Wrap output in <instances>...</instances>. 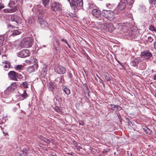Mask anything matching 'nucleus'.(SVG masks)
<instances>
[{
  "mask_svg": "<svg viewBox=\"0 0 156 156\" xmlns=\"http://www.w3.org/2000/svg\"><path fill=\"white\" fill-rule=\"evenodd\" d=\"M153 77L154 80H156V74L154 75Z\"/></svg>",
  "mask_w": 156,
  "mask_h": 156,
  "instance_id": "obj_61",
  "label": "nucleus"
},
{
  "mask_svg": "<svg viewBox=\"0 0 156 156\" xmlns=\"http://www.w3.org/2000/svg\"><path fill=\"white\" fill-rule=\"evenodd\" d=\"M17 10V8L16 6L10 9H5L3 10V11L5 13H9L11 12H16Z\"/></svg>",
  "mask_w": 156,
  "mask_h": 156,
  "instance_id": "obj_18",
  "label": "nucleus"
},
{
  "mask_svg": "<svg viewBox=\"0 0 156 156\" xmlns=\"http://www.w3.org/2000/svg\"><path fill=\"white\" fill-rule=\"evenodd\" d=\"M99 82L104 85V83L102 80L101 78H99Z\"/></svg>",
  "mask_w": 156,
  "mask_h": 156,
  "instance_id": "obj_57",
  "label": "nucleus"
},
{
  "mask_svg": "<svg viewBox=\"0 0 156 156\" xmlns=\"http://www.w3.org/2000/svg\"><path fill=\"white\" fill-rule=\"evenodd\" d=\"M62 6L61 4L58 2H53L51 6V10L54 12L56 11H61L62 9Z\"/></svg>",
  "mask_w": 156,
  "mask_h": 156,
  "instance_id": "obj_7",
  "label": "nucleus"
},
{
  "mask_svg": "<svg viewBox=\"0 0 156 156\" xmlns=\"http://www.w3.org/2000/svg\"><path fill=\"white\" fill-rule=\"evenodd\" d=\"M61 41H62L63 42H65L67 44V45H68V47L69 48H71V47H70V45L67 42V41L65 39H62L61 40Z\"/></svg>",
  "mask_w": 156,
  "mask_h": 156,
  "instance_id": "obj_42",
  "label": "nucleus"
},
{
  "mask_svg": "<svg viewBox=\"0 0 156 156\" xmlns=\"http://www.w3.org/2000/svg\"><path fill=\"white\" fill-rule=\"evenodd\" d=\"M2 63L5 64H7L8 65H10V62L6 60L3 61L2 62Z\"/></svg>",
  "mask_w": 156,
  "mask_h": 156,
  "instance_id": "obj_52",
  "label": "nucleus"
},
{
  "mask_svg": "<svg viewBox=\"0 0 156 156\" xmlns=\"http://www.w3.org/2000/svg\"><path fill=\"white\" fill-rule=\"evenodd\" d=\"M47 71V68L46 67H43L41 72V75L43 77H45L46 76Z\"/></svg>",
  "mask_w": 156,
  "mask_h": 156,
  "instance_id": "obj_25",
  "label": "nucleus"
},
{
  "mask_svg": "<svg viewBox=\"0 0 156 156\" xmlns=\"http://www.w3.org/2000/svg\"><path fill=\"white\" fill-rule=\"evenodd\" d=\"M55 98L56 99V100L58 102H61L62 101V99L60 97L57 95H56Z\"/></svg>",
  "mask_w": 156,
  "mask_h": 156,
  "instance_id": "obj_37",
  "label": "nucleus"
},
{
  "mask_svg": "<svg viewBox=\"0 0 156 156\" xmlns=\"http://www.w3.org/2000/svg\"><path fill=\"white\" fill-rule=\"evenodd\" d=\"M57 44H56V45H54V49H55V50L57 51V48L59 47V44L58 43V42L57 41Z\"/></svg>",
  "mask_w": 156,
  "mask_h": 156,
  "instance_id": "obj_46",
  "label": "nucleus"
},
{
  "mask_svg": "<svg viewBox=\"0 0 156 156\" xmlns=\"http://www.w3.org/2000/svg\"><path fill=\"white\" fill-rule=\"evenodd\" d=\"M55 111L58 112H60L61 111L60 108L58 107H56L55 108Z\"/></svg>",
  "mask_w": 156,
  "mask_h": 156,
  "instance_id": "obj_47",
  "label": "nucleus"
},
{
  "mask_svg": "<svg viewBox=\"0 0 156 156\" xmlns=\"http://www.w3.org/2000/svg\"><path fill=\"white\" fill-rule=\"evenodd\" d=\"M154 48L156 50V41L154 42Z\"/></svg>",
  "mask_w": 156,
  "mask_h": 156,
  "instance_id": "obj_60",
  "label": "nucleus"
},
{
  "mask_svg": "<svg viewBox=\"0 0 156 156\" xmlns=\"http://www.w3.org/2000/svg\"><path fill=\"white\" fill-rule=\"evenodd\" d=\"M63 90L65 93L67 95L69 94L70 93L69 89L66 86H64V87H63Z\"/></svg>",
  "mask_w": 156,
  "mask_h": 156,
  "instance_id": "obj_29",
  "label": "nucleus"
},
{
  "mask_svg": "<svg viewBox=\"0 0 156 156\" xmlns=\"http://www.w3.org/2000/svg\"><path fill=\"white\" fill-rule=\"evenodd\" d=\"M117 116L119 118V119L121 121V120L122 119V118L121 117V116L120 115V114L118 113H117Z\"/></svg>",
  "mask_w": 156,
  "mask_h": 156,
  "instance_id": "obj_56",
  "label": "nucleus"
},
{
  "mask_svg": "<svg viewBox=\"0 0 156 156\" xmlns=\"http://www.w3.org/2000/svg\"><path fill=\"white\" fill-rule=\"evenodd\" d=\"M29 84L27 82H23L22 83V85L25 88H28V85Z\"/></svg>",
  "mask_w": 156,
  "mask_h": 156,
  "instance_id": "obj_40",
  "label": "nucleus"
},
{
  "mask_svg": "<svg viewBox=\"0 0 156 156\" xmlns=\"http://www.w3.org/2000/svg\"><path fill=\"white\" fill-rule=\"evenodd\" d=\"M30 151L29 148H24L22 150H18V154L19 156H27L28 154Z\"/></svg>",
  "mask_w": 156,
  "mask_h": 156,
  "instance_id": "obj_10",
  "label": "nucleus"
},
{
  "mask_svg": "<svg viewBox=\"0 0 156 156\" xmlns=\"http://www.w3.org/2000/svg\"><path fill=\"white\" fill-rule=\"evenodd\" d=\"M38 22L41 28L46 29L49 26L48 23L41 17H38Z\"/></svg>",
  "mask_w": 156,
  "mask_h": 156,
  "instance_id": "obj_6",
  "label": "nucleus"
},
{
  "mask_svg": "<svg viewBox=\"0 0 156 156\" xmlns=\"http://www.w3.org/2000/svg\"><path fill=\"white\" fill-rule=\"evenodd\" d=\"M68 76L71 79V80H72V78L73 77V75L71 73H68Z\"/></svg>",
  "mask_w": 156,
  "mask_h": 156,
  "instance_id": "obj_55",
  "label": "nucleus"
},
{
  "mask_svg": "<svg viewBox=\"0 0 156 156\" xmlns=\"http://www.w3.org/2000/svg\"><path fill=\"white\" fill-rule=\"evenodd\" d=\"M72 9H79L83 7V0H67Z\"/></svg>",
  "mask_w": 156,
  "mask_h": 156,
  "instance_id": "obj_1",
  "label": "nucleus"
},
{
  "mask_svg": "<svg viewBox=\"0 0 156 156\" xmlns=\"http://www.w3.org/2000/svg\"><path fill=\"white\" fill-rule=\"evenodd\" d=\"M34 20L33 17L30 18L28 19V23L29 25H31L34 23Z\"/></svg>",
  "mask_w": 156,
  "mask_h": 156,
  "instance_id": "obj_36",
  "label": "nucleus"
},
{
  "mask_svg": "<svg viewBox=\"0 0 156 156\" xmlns=\"http://www.w3.org/2000/svg\"><path fill=\"white\" fill-rule=\"evenodd\" d=\"M38 68L37 65H34L32 66H30L27 68V72L29 73H31L35 71Z\"/></svg>",
  "mask_w": 156,
  "mask_h": 156,
  "instance_id": "obj_17",
  "label": "nucleus"
},
{
  "mask_svg": "<svg viewBox=\"0 0 156 156\" xmlns=\"http://www.w3.org/2000/svg\"><path fill=\"white\" fill-rule=\"evenodd\" d=\"M55 81H56L57 82H59V84H60L61 85L62 84V85L63 84V83L64 82V77L63 76H61L60 77H57L55 80Z\"/></svg>",
  "mask_w": 156,
  "mask_h": 156,
  "instance_id": "obj_20",
  "label": "nucleus"
},
{
  "mask_svg": "<svg viewBox=\"0 0 156 156\" xmlns=\"http://www.w3.org/2000/svg\"><path fill=\"white\" fill-rule=\"evenodd\" d=\"M43 10H44V14H45L46 13H48V11H47V10H46V9H44Z\"/></svg>",
  "mask_w": 156,
  "mask_h": 156,
  "instance_id": "obj_59",
  "label": "nucleus"
},
{
  "mask_svg": "<svg viewBox=\"0 0 156 156\" xmlns=\"http://www.w3.org/2000/svg\"><path fill=\"white\" fill-rule=\"evenodd\" d=\"M42 3L45 7L47 9L49 8V3L50 0H42Z\"/></svg>",
  "mask_w": 156,
  "mask_h": 156,
  "instance_id": "obj_23",
  "label": "nucleus"
},
{
  "mask_svg": "<svg viewBox=\"0 0 156 156\" xmlns=\"http://www.w3.org/2000/svg\"><path fill=\"white\" fill-rule=\"evenodd\" d=\"M109 106H110L111 108V109L112 110H115L116 111L117 107V105H115L112 104H111L109 105Z\"/></svg>",
  "mask_w": 156,
  "mask_h": 156,
  "instance_id": "obj_34",
  "label": "nucleus"
},
{
  "mask_svg": "<svg viewBox=\"0 0 156 156\" xmlns=\"http://www.w3.org/2000/svg\"><path fill=\"white\" fill-rule=\"evenodd\" d=\"M133 33V31H131L129 32L128 34V37L130 39H131V37H132V35L133 34H132Z\"/></svg>",
  "mask_w": 156,
  "mask_h": 156,
  "instance_id": "obj_43",
  "label": "nucleus"
},
{
  "mask_svg": "<svg viewBox=\"0 0 156 156\" xmlns=\"http://www.w3.org/2000/svg\"><path fill=\"white\" fill-rule=\"evenodd\" d=\"M92 15L95 17L98 18L101 15L102 12L99 9H97L92 10L91 12Z\"/></svg>",
  "mask_w": 156,
  "mask_h": 156,
  "instance_id": "obj_14",
  "label": "nucleus"
},
{
  "mask_svg": "<svg viewBox=\"0 0 156 156\" xmlns=\"http://www.w3.org/2000/svg\"><path fill=\"white\" fill-rule=\"evenodd\" d=\"M117 107L116 111H119L122 109V107L118 105H117Z\"/></svg>",
  "mask_w": 156,
  "mask_h": 156,
  "instance_id": "obj_48",
  "label": "nucleus"
},
{
  "mask_svg": "<svg viewBox=\"0 0 156 156\" xmlns=\"http://www.w3.org/2000/svg\"><path fill=\"white\" fill-rule=\"evenodd\" d=\"M20 96L23 98V99H25L28 97V95L27 93L26 90H24L23 93L21 94Z\"/></svg>",
  "mask_w": 156,
  "mask_h": 156,
  "instance_id": "obj_28",
  "label": "nucleus"
},
{
  "mask_svg": "<svg viewBox=\"0 0 156 156\" xmlns=\"http://www.w3.org/2000/svg\"><path fill=\"white\" fill-rule=\"evenodd\" d=\"M4 40V35H0V46H2L3 45Z\"/></svg>",
  "mask_w": 156,
  "mask_h": 156,
  "instance_id": "obj_30",
  "label": "nucleus"
},
{
  "mask_svg": "<svg viewBox=\"0 0 156 156\" xmlns=\"http://www.w3.org/2000/svg\"><path fill=\"white\" fill-rule=\"evenodd\" d=\"M154 39L151 37H149L147 38V41L150 43L152 42L153 41Z\"/></svg>",
  "mask_w": 156,
  "mask_h": 156,
  "instance_id": "obj_45",
  "label": "nucleus"
},
{
  "mask_svg": "<svg viewBox=\"0 0 156 156\" xmlns=\"http://www.w3.org/2000/svg\"><path fill=\"white\" fill-rule=\"evenodd\" d=\"M15 4V3L14 2L10 1L9 3V5L10 7L13 8L15 6H13Z\"/></svg>",
  "mask_w": 156,
  "mask_h": 156,
  "instance_id": "obj_41",
  "label": "nucleus"
},
{
  "mask_svg": "<svg viewBox=\"0 0 156 156\" xmlns=\"http://www.w3.org/2000/svg\"><path fill=\"white\" fill-rule=\"evenodd\" d=\"M141 57L145 60H150L151 58L152 57L151 53L149 51H145L141 52L140 55Z\"/></svg>",
  "mask_w": 156,
  "mask_h": 156,
  "instance_id": "obj_5",
  "label": "nucleus"
},
{
  "mask_svg": "<svg viewBox=\"0 0 156 156\" xmlns=\"http://www.w3.org/2000/svg\"><path fill=\"white\" fill-rule=\"evenodd\" d=\"M48 86L49 90L54 94V90L56 88L55 83H54L50 81L48 83Z\"/></svg>",
  "mask_w": 156,
  "mask_h": 156,
  "instance_id": "obj_15",
  "label": "nucleus"
},
{
  "mask_svg": "<svg viewBox=\"0 0 156 156\" xmlns=\"http://www.w3.org/2000/svg\"><path fill=\"white\" fill-rule=\"evenodd\" d=\"M146 66L147 64L146 62H143L140 64L139 68L141 70H144L146 68Z\"/></svg>",
  "mask_w": 156,
  "mask_h": 156,
  "instance_id": "obj_27",
  "label": "nucleus"
},
{
  "mask_svg": "<svg viewBox=\"0 0 156 156\" xmlns=\"http://www.w3.org/2000/svg\"><path fill=\"white\" fill-rule=\"evenodd\" d=\"M24 44L27 47H30L31 46L33 42V40L31 38H27L23 40Z\"/></svg>",
  "mask_w": 156,
  "mask_h": 156,
  "instance_id": "obj_13",
  "label": "nucleus"
},
{
  "mask_svg": "<svg viewBox=\"0 0 156 156\" xmlns=\"http://www.w3.org/2000/svg\"><path fill=\"white\" fill-rule=\"evenodd\" d=\"M126 4L125 2L120 1L114 11L115 13L118 14L120 12V11L124 10L126 8Z\"/></svg>",
  "mask_w": 156,
  "mask_h": 156,
  "instance_id": "obj_4",
  "label": "nucleus"
},
{
  "mask_svg": "<svg viewBox=\"0 0 156 156\" xmlns=\"http://www.w3.org/2000/svg\"><path fill=\"white\" fill-rule=\"evenodd\" d=\"M126 3L129 6H131L134 2V0H126Z\"/></svg>",
  "mask_w": 156,
  "mask_h": 156,
  "instance_id": "obj_38",
  "label": "nucleus"
},
{
  "mask_svg": "<svg viewBox=\"0 0 156 156\" xmlns=\"http://www.w3.org/2000/svg\"><path fill=\"white\" fill-rule=\"evenodd\" d=\"M79 122L80 125L82 126H84V121L83 120H79Z\"/></svg>",
  "mask_w": 156,
  "mask_h": 156,
  "instance_id": "obj_49",
  "label": "nucleus"
},
{
  "mask_svg": "<svg viewBox=\"0 0 156 156\" xmlns=\"http://www.w3.org/2000/svg\"><path fill=\"white\" fill-rule=\"evenodd\" d=\"M149 29L150 30L152 31H154L155 32H156V29L155 28V27L152 24L150 25L149 26Z\"/></svg>",
  "mask_w": 156,
  "mask_h": 156,
  "instance_id": "obj_32",
  "label": "nucleus"
},
{
  "mask_svg": "<svg viewBox=\"0 0 156 156\" xmlns=\"http://www.w3.org/2000/svg\"><path fill=\"white\" fill-rule=\"evenodd\" d=\"M9 19L10 21L15 22L14 25H12L10 23L8 24V26L9 27H12V28H15L16 26L20 23L21 18L16 14L10 15L9 16Z\"/></svg>",
  "mask_w": 156,
  "mask_h": 156,
  "instance_id": "obj_2",
  "label": "nucleus"
},
{
  "mask_svg": "<svg viewBox=\"0 0 156 156\" xmlns=\"http://www.w3.org/2000/svg\"><path fill=\"white\" fill-rule=\"evenodd\" d=\"M23 65H18L15 68L16 70H20L23 69Z\"/></svg>",
  "mask_w": 156,
  "mask_h": 156,
  "instance_id": "obj_33",
  "label": "nucleus"
},
{
  "mask_svg": "<svg viewBox=\"0 0 156 156\" xmlns=\"http://www.w3.org/2000/svg\"><path fill=\"white\" fill-rule=\"evenodd\" d=\"M51 139H47L45 138H43V140L47 144H49L51 142Z\"/></svg>",
  "mask_w": 156,
  "mask_h": 156,
  "instance_id": "obj_35",
  "label": "nucleus"
},
{
  "mask_svg": "<svg viewBox=\"0 0 156 156\" xmlns=\"http://www.w3.org/2000/svg\"><path fill=\"white\" fill-rule=\"evenodd\" d=\"M132 37H131V39H133V35H132Z\"/></svg>",
  "mask_w": 156,
  "mask_h": 156,
  "instance_id": "obj_63",
  "label": "nucleus"
},
{
  "mask_svg": "<svg viewBox=\"0 0 156 156\" xmlns=\"http://www.w3.org/2000/svg\"><path fill=\"white\" fill-rule=\"evenodd\" d=\"M55 70L56 72L60 74H64L66 72L65 68L61 65L57 66L55 68Z\"/></svg>",
  "mask_w": 156,
  "mask_h": 156,
  "instance_id": "obj_11",
  "label": "nucleus"
},
{
  "mask_svg": "<svg viewBox=\"0 0 156 156\" xmlns=\"http://www.w3.org/2000/svg\"><path fill=\"white\" fill-rule=\"evenodd\" d=\"M150 3L152 5L156 7V0H151L150 1Z\"/></svg>",
  "mask_w": 156,
  "mask_h": 156,
  "instance_id": "obj_39",
  "label": "nucleus"
},
{
  "mask_svg": "<svg viewBox=\"0 0 156 156\" xmlns=\"http://www.w3.org/2000/svg\"><path fill=\"white\" fill-rule=\"evenodd\" d=\"M11 35L10 36L14 37L20 34V32L17 30H13L11 32Z\"/></svg>",
  "mask_w": 156,
  "mask_h": 156,
  "instance_id": "obj_24",
  "label": "nucleus"
},
{
  "mask_svg": "<svg viewBox=\"0 0 156 156\" xmlns=\"http://www.w3.org/2000/svg\"><path fill=\"white\" fill-rule=\"evenodd\" d=\"M125 120L126 121V122L128 123V124L129 125H130L131 124H132L131 122L130 121L129 119L127 117H126L125 118Z\"/></svg>",
  "mask_w": 156,
  "mask_h": 156,
  "instance_id": "obj_44",
  "label": "nucleus"
},
{
  "mask_svg": "<svg viewBox=\"0 0 156 156\" xmlns=\"http://www.w3.org/2000/svg\"><path fill=\"white\" fill-rule=\"evenodd\" d=\"M88 5L89 9L90 10H92L94 9H95L97 8V7L96 6V5L94 3L92 2L89 3Z\"/></svg>",
  "mask_w": 156,
  "mask_h": 156,
  "instance_id": "obj_26",
  "label": "nucleus"
},
{
  "mask_svg": "<svg viewBox=\"0 0 156 156\" xmlns=\"http://www.w3.org/2000/svg\"><path fill=\"white\" fill-rule=\"evenodd\" d=\"M133 34V40L134 41H137L140 38V34L138 31H133V33H132Z\"/></svg>",
  "mask_w": 156,
  "mask_h": 156,
  "instance_id": "obj_19",
  "label": "nucleus"
},
{
  "mask_svg": "<svg viewBox=\"0 0 156 156\" xmlns=\"http://www.w3.org/2000/svg\"><path fill=\"white\" fill-rule=\"evenodd\" d=\"M38 13L40 14L41 15H44V10H41V9H39L38 11Z\"/></svg>",
  "mask_w": 156,
  "mask_h": 156,
  "instance_id": "obj_50",
  "label": "nucleus"
},
{
  "mask_svg": "<svg viewBox=\"0 0 156 156\" xmlns=\"http://www.w3.org/2000/svg\"><path fill=\"white\" fill-rule=\"evenodd\" d=\"M19 75L18 76H17V78H22V77H21L22 75L21 74H19Z\"/></svg>",
  "mask_w": 156,
  "mask_h": 156,
  "instance_id": "obj_58",
  "label": "nucleus"
},
{
  "mask_svg": "<svg viewBox=\"0 0 156 156\" xmlns=\"http://www.w3.org/2000/svg\"><path fill=\"white\" fill-rule=\"evenodd\" d=\"M140 61L139 59H135L131 61V64L132 66L135 67L139 64Z\"/></svg>",
  "mask_w": 156,
  "mask_h": 156,
  "instance_id": "obj_22",
  "label": "nucleus"
},
{
  "mask_svg": "<svg viewBox=\"0 0 156 156\" xmlns=\"http://www.w3.org/2000/svg\"><path fill=\"white\" fill-rule=\"evenodd\" d=\"M16 110H17L16 107H15V108H13V110L14 111H16Z\"/></svg>",
  "mask_w": 156,
  "mask_h": 156,
  "instance_id": "obj_62",
  "label": "nucleus"
},
{
  "mask_svg": "<svg viewBox=\"0 0 156 156\" xmlns=\"http://www.w3.org/2000/svg\"><path fill=\"white\" fill-rule=\"evenodd\" d=\"M107 151L105 150H104V151H103V152H107Z\"/></svg>",
  "mask_w": 156,
  "mask_h": 156,
  "instance_id": "obj_64",
  "label": "nucleus"
},
{
  "mask_svg": "<svg viewBox=\"0 0 156 156\" xmlns=\"http://www.w3.org/2000/svg\"><path fill=\"white\" fill-rule=\"evenodd\" d=\"M103 75L107 81L110 82L111 81V76L110 74L106 72H104Z\"/></svg>",
  "mask_w": 156,
  "mask_h": 156,
  "instance_id": "obj_21",
  "label": "nucleus"
},
{
  "mask_svg": "<svg viewBox=\"0 0 156 156\" xmlns=\"http://www.w3.org/2000/svg\"><path fill=\"white\" fill-rule=\"evenodd\" d=\"M106 27L108 31L110 32H112L116 28L113 26L112 23H109L106 24Z\"/></svg>",
  "mask_w": 156,
  "mask_h": 156,
  "instance_id": "obj_16",
  "label": "nucleus"
},
{
  "mask_svg": "<svg viewBox=\"0 0 156 156\" xmlns=\"http://www.w3.org/2000/svg\"><path fill=\"white\" fill-rule=\"evenodd\" d=\"M30 52L29 50L27 49L23 50L20 51L18 54V56L24 58L29 56L30 55Z\"/></svg>",
  "mask_w": 156,
  "mask_h": 156,
  "instance_id": "obj_8",
  "label": "nucleus"
},
{
  "mask_svg": "<svg viewBox=\"0 0 156 156\" xmlns=\"http://www.w3.org/2000/svg\"><path fill=\"white\" fill-rule=\"evenodd\" d=\"M69 16L70 17H71L72 18L74 17H76V15H75V14H73L72 13H69Z\"/></svg>",
  "mask_w": 156,
  "mask_h": 156,
  "instance_id": "obj_51",
  "label": "nucleus"
},
{
  "mask_svg": "<svg viewBox=\"0 0 156 156\" xmlns=\"http://www.w3.org/2000/svg\"><path fill=\"white\" fill-rule=\"evenodd\" d=\"M114 12L110 10H103L102 14L105 18L110 21L113 20L114 18Z\"/></svg>",
  "mask_w": 156,
  "mask_h": 156,
  "instance_id": "obj_3",
  "label": "nucleus"
},
{
  "mask_svg": "<svg viewBox=\"0 0 156 156\" xmlns=\"http://www.w3.org/2000/svg\"><path fill=\"white\" fill-rule=\"evenodd\" d=\"M4 7V5L3 4L0 3V11Z\"/></svg>",
  "mask_w": 156,
  "mask_h": 156,
  "instance_id": "obj_54",
  "label": "nucleus"
},
{
  "mask_svg": "<svg viewBox=\"0 0 156 156\" xmlns=\"http://www.w3.org/2000/svg\"><path fill=\"white\" fill-rule=\"evenodd\" d=\"M18 85V82H14L7 88V90L10 92H13L17 88Z\"/></svg>",
  "mask_w": 156,
  "mask_h": 156,
  "instance_id": "obj_12",
  "label": "nucleus"
},
{
  "mask_svg": "<svg viewBox=\"0 0 156 156\" xmlns=\"http://www.w3.org/2000/svg\"><path fill=\"white\" fill-rule=\"evenodd\" d=\"M9 78L12 80L17 81V77L19 75V73L13 71H10L8 73Z\"/></svg>",
  "mask_w": 156,
  "mask_h": 156,
  "instance_id": "obj_9",
  "label": "nucleus"
},
{
  "mask_svg": "<svg viewBox=\"0 0 156 156\" xmlns=\"http://www.w3.org/2000/svg\"><path fill=\"white\" fill-rule=\"evenodd\" d=\"M4 67L6 69L9 68L10 67V65H8L7 64H5Z\"/></svg>",
  "mask_w": 156,
  "mask_h": 156,
  "instance_id": "obj_53",
  "label": "nucleus"
},
{
  "mask_svg": "<svg viewBox=\"0 0 156 156\" xmlns=\"http://www.w3.org/2000/svg\"><path fill=\"white\" fill-rule=\"evenodd\" d=\"M144 129V131L147 134L149 135H151L152 133V131L151 129H149L147 127L145 129Z\"/></svg>",
  "mask_w": 156,
  "mask_h": 156,
  "instance_id": "obj_31",
  "label": "nucleus"
}]
</instances>
